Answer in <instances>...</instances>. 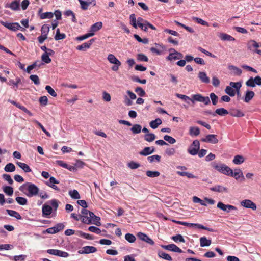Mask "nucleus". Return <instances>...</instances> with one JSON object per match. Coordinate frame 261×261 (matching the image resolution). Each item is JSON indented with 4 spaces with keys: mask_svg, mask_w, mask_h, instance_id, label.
<instances>
[{
    "mask_svg": "<svg viewBox=\"0 0 261 261\" xmlns=\"http://www.w3.org/2000/svg\"><path fill=\"white\" fill-rule=\"evenodd\" d=\"M210 95L213 105H216L218 100V96L214 93H211Z\"/></svg>",
    "mask_w": 261,
    "mask_h": 261,
    "instance_id": "nucleus-61",
    "label": "nucleus"
},
{
    "mask_svg": "<svg viewBox=\"0 0 261 261\" xmlns=\"http://www.w3.org/2000/svg\"><path fill=\"white\" fill-rule=\"evenodd\" d=\"M66 36L64 33H60V29H57L56 31V34L55 36V39L56 40H63L66 38Z\"/></svg>",
    "mask_w": 261,
    "mask_h": 261,
    "instance_id": "nucleus-33",
    "label": "nucleus"
},
{
    "mask_svg": "<svg viewBox=\"0 0 261 261\" xmlns=\"http://www.w3.org/2000/svg\"><path fill=\"white\" fill-rule=\"evenodd\" d=\"M125 239L129 243H130L135 242V241L136 240L135 236L134 234H133L132 233H126L125 235Z\"/></svg>",
    "mask_w": 261,
    "mask_h": 261,
    "instance_id": "nucleus-44",
    "label": "nucleus"
},
{
    "mask_svg": "<svg viewBox=\"0 0 261 261\" xmlns=\"http://www.w3.org/2000/svg\"><path fill=\"white\" fill-rule=\"evenodd\" d=\"M137 59L139 61L147 62L148 61V57L143 54H139L137 55Z\"/></svg>",
    "mask_w": 261,
    "mask_h": 261,
    "instance_id": "nucleus-58",
    "label": "nucleus"
},
{
    "mask_svg": "<svg viewBox=\"0 0 261 261\" xmlns=\"http://www.w3.org/2000/svg\"><path fill=\"white\" fill-rule=\"evenodd\" d=\"M81 213L82 215H80V218L82 222L87 224H91V217L94 216V214L86 208H83L81 211Z\"/></svg>",
    "mask_w": 261,
    "mask_h": 261,
    "instance_id": "nucleus-2",
    "label": "nucleus"
},
{
    "mask_svg": "<svg viewBox=\"0 0 261 261\" xmlns=\"http://www.w3.org/2000/svg\"><path fill=\"white\" fill-rule=\"evenodd\" d=\"M245 159L242 155H237L234 156L232 162L236 165H240L243 163Z\"/></svg>",
    "mask_w": 261,
    "mask_h": 261,
    "instance_id": "nucleus-29",
    "label": "nucleus"
},
{
    "mask_svg": "<svg viewBox=\"0 0 261 261\" xmlns=\"http://www.w3.org/2000/svg\"><path fill=\"white\" fill-rule=\"evenodd\" d=\"M94 35V33H87L84 35L76 37V39L77 41H82L83 40L87 39L88 38H89L90 37L93 36Z\"/></svg>",
    "mask_w": 261,
    "mask_h": 261,
    "instance_id": "nucleus-50",
    "label": "nucleus"
},
{
    "mask_svg": "<svg viewBox=\"0 0 261 261\" xmlns=\"http://www.w3.org/2000/svg\"><path fill=\"white\" fill-rule=\"evenodd\" d=\"M164 139L170 144H174L176 142V140L174 138L168 135L164 136Z\"/></svg>",
    "mask_w": 261,
    "mask_h": 261,
    "instance_id": "nucleus-63",
    "label": "nucleus"
},
{
    "mask_svg": "<svg viewBox=\"0 0 261 261\" xmlns=\"http://www.w3.org/2000/svg\"><path fill=\"white\" fill-rule=\"evenodd\" d=\"M254 95L255 93L252 91H246L244 99V101L247 103L249 102L254 96Z\"/></svg>",
    "mask_w": 261,
    "mask_h": 261,
    "instance_id": "nucleus-24",
    "label": "nucleus"
},
{
    "mask_svg": "<svg viewBox=\"0 0 261 261\" xmlns=\"http://www.w3.org/2000/svg\"><path fill=\"white\" fill-rule=\"evenodd\" d=\"M30 79L35 85H39L40 84V80L37 75H31Z\"/></svg>",
    "mask_w": 261,
    "mask_h": 261,
    "instance_id": "nucleus-60",
    "label": "nucleus"
},
{
    "mask_svg": "<svg viewBox=\"0 0 261 261\" xmlns=\"http://www.w3.org/2000/svg\"><path fill=\"white\" fill-rule=\"evenodd\" d=\"M49 29H50V27H49V25L46 24H43L42 26L41 29V34L43 35L44 36H47V34L49 32Z\"/></svg>",
    "mask_w": 261,
    "mask_h": 261,
    "instance_id": "nucleus-43",
    "label": "nucleus"
},
{
    "mask_svg": "<svg viewBox=\"0 0 261 261\" xmlns=\"http://www.w3.org/2000/svg\"><path fill=\"white\" fill-rule=\"evenodd\" d=\"M19 190L28 197L36 196L39 194V189L34 184L27 182L22 184Z\"/></svg>",
    "mask_w": 261,
    "mask_h": 261,
    "instance_id": "nucleus-1",
    "label": "nucleus"
},
{
    "mask_svg": "<svg viewBox=\"0 0 261 261\" xmlns=\"http://www.w3.org/2000/svg\"><path fill=\"white\" fill-rule=\"evenodd\" d=\"M172 239L175 242H180L184 243L185 242V239L181 234H176V236H173Z\"/></svg>",
    "mask_w": 261,
    "mask_h": 261,
    "instance_id": "nucleus-54",
    "label": "nucleus"
},
{
    "mask_svg": "<svg viewBox=\"0 0 261 261\" xmlns=\"http://www.w3.org/2000/svg\"><path fill=\"white\" fill-rule=\"evenodd\" d=\"M146 174L148 177H158L160 175V173L157 171H147L146 172Z\"/></svg>",
    "mask_w": 261,
    "mask_h": 261,
    "instance_id": "nucleus-46",
    "label": "nucleus"
},
{
    "mask_svg": "<svg viewBox=\"0 0 261 261\" xmlns=\"http://www.w3.org/2000/svg\"><path fill=\"white\" fill-rule=\"evenodd\" d=\"M200 149L199 141L197 140L193 141L192 144L189 147L188 149V152L192 155L197 154L198 150Z\"/></svg>",
    "mask_w": 261,
    "mask_h": 261,
    "instance_id": "nucleus-5",
    "label": "nucleus"
},
{
    "mask_svg": "<svg viewBox=\"0 0 261 261\" xmlns=\"http://www.w3.org/2000/svg\"><path fill=\"white\" fill-rule=\"evenodd\" d=\"M80 5L81 8L83 10H86L88 9V7L90 5H91L92 2H88L83 0H78Z\"/></svg>",
    "mask_w": 261,
    "mask_h": 261,
    "instance_id": "nucleus-32",
    "label": "nucleus"
},
{
    "mask_svg": "<svg viewBox=\"0 0 261 261\" xmlns=\"http://www.w3.org/2000/svg\"><path fill=\"white\" fill-rule=\"evenodd\" d=\"M45 89L47 91V92L52 96L55 97L57 96V94L50 86H46Z\"/></svg>",
    "mask_w": 261,
    "mask_h": 261,
    "instance_id": "nucleus-51",
    "label": "nucleus"
},
{
    "mask_svg": "<svg viewBox=\"0 0 261 261\" xmlns=\"http://www.w3.org/2000/svg\"><path fill=\"white\" fill-rule=\"evenodd\" d=\"M16 107L20 110H22L24 112L28 114L29 116H32V113L29 111L24 106L21 105L20 103L17 102Z\"/></svg>",
    "mask_w": 261,
    "mask_h": 261,
    "instance_id": "nucleus-49",
    "label": "nucleus"
},
{
    "mask_svg": "<svg viewBox=\"0 0 261 261\" xmlns=\"http://www.w3.org/2000/svg\"><path fill=\"white\" fill-rule=\"evenodd\" d=\"M162 248L164 249L171 251L174 252L182 253V250L179 248L178 246L174 244H169L168 245H162Z\"/></svg>",
    "mask_w": 261,
    "mask_h": 261,
    "instance_id": "nucleus-10",
    "label": "nucleus"
},
{
    "mask_svg": "<svg viewBox=\"0 0 261 261\" xmlns=\"http://www.w3.org/2000/svg\"><path fill=\"white\" fill-rule=\"evenodd\" d=\"M9 8L13 10H17L19 9V3L17 1H13L9 6Z\"/></svg>",
    "mask_w": 261,
    "mask_h": 261,
    "instance_id": "nucleus-52",
    "label": "nucleus"
},
{
    "mask_svg": "<svg viewBox=\"0 0 261 261\" xmlns=\"http://www.w3.org/2000/svg\"><path fill=\"white\" fill-rule=\"evenodd\" d=\"M47 54L44 53L41 56V60L44 63L48 64L51 62V59Z\"/></svg>",
    "mask_w": 261,
    "mask_h": 261,
    "instance_id": "nucleus-56",
    "label": "nucleus"
},
{
    "mask_svg": "<svg viewBox=\"0 0 261 261\" xmlns=\"http://www.w3.org/2000/svg\"><path fill=\"white\" fill-rule=\"evenodd\" d=\"M4 170L8 172H13L15 170V166L13 163H9L5 166Z\"/></svg>",
    "mask_w": 261,
    "mask_h": 261,
    "instance_id": "nucleus-35",
    "label": "nucleus"
},
{
    "mask_svg": "<svg viewBox=\"0 0 261 261\" xmlns=\"http://www.w3.org/2000/svg\"><path fill=\"white\" fill-rule=\"evenodd\" d=\"M198 77L200 81L204 83L208 84L210 82V78L207 76L206 73L203 71H200L198 74Z\"/></svg>",
    "mask_w": 261,
    "mask_h": 261,
    "instance_id": "nucleus-13",
    "label": "nucleus"
},
{
    "mask_svg": "<svg viewBox=\"0 0 261 261\" xmlns=\"http://www.w3.org/2000/svg\"><path fill=\"white\" fill-rule=\"evenodd\" d=\"M235 90H236L232 88L231 87L228 86H226V87L225 89V92L227 94H228L230 96L233 97V96H234L236 95Z\"/></svg>",
    "mask_w": 261,
    "mask_h": 261,
    "instance_id": "nucleus-36",
    "label": "nucleus"
},
{
    "mask_svg": "<svg viewBox=\"0 0 261 261\" xmlns=\"http://www.w3.org/2000/svg\"><path fill=\"white\" fill-rule=\"evenodd\" d=\"M17 165L21 168L25 172H30L32 171L30 167L25 163L22 162H17Z\"/></svg>",
    "mask_w": 261,
    "mask_h": 261,
    "instance_id": "nucleus-30",
    "label": "nucleus"
},
{
    "mask_svg": "<svg viewBox=\"0 0 261 261\" xmlns=\"http://www.w3.org/2000/svg\"><path fill=\"white\" fill-rule=\"evenodd\" d=\"M241 205L247 208H251L252 210H255L257 208L255 203L249 199H245L241 202Z\"/></svg>",
    "mask_w": 261,
    "mask_h": 261,
    "instance_id": "nucleus-9",
    "label": "nucleus"
},
{
    "mask_svg": "<svg viewBox=\"0 0 261 261\" xmlns=\"http://www.w3.org/2000/svg\"><path fill=\"white\" fill-rule=\"evenodd\" d=\"M137 237L141 240L146 242L149 245H153L154 244V241L150 239L149 237H148L146 234L142 232H139L137 234Z\"/></svg>",
    "mask_w": 261,
    "mask_h": 261,
    "instance_id": "nucleus-12",
    "label": "nucleus"
},
{
    "mask_svg": "<svg viewBox=\"0 0 261 261\" xmlns=\"http://www.w3.org/2000/svg\"><path fill=\"white\" fill-rule=\"evenodd\" d=\"M191 101L193 103H195V101H198L204 103L205 105H207L210 103V99L208 96H203L200 94H196L192 95L191 96Z\"/></svg>",
    "mask_w": 261,
    "mask_h": 261,
    "instance_id": "nucleus-4",
    "label": "nucleus"
},
{
    "mask_svg": "<svg viewBox=\"0 0 261 261\" xmlns=\"http://www.w3.org/2000/svg\"><path fill=\"white\" fill-rule=\"evenodd\" d=\"M147 160L150 163H152L155 161H156L157 162H159L161 160V156L159 155H153L152 156H148L147 158Z\"/></svg>",
    "mask_w": 261,
    "mask_h": 261,
    "instance_id": "nucleus-53",
    "label": "nucleus"
},
{
    "mask_svg": "<svg viewBox=\"0 0 261 261\" xmlns=\"http://www.w3.org/2000/svg\"><path fill=\"white\" fill-rule=\"evenodd\" d=\"M229 176L233 177L236 179H239L240 177H242L244 179V177L243 176L242 171L239 169H236L234 170V172L232 171V173H230Z\"/></svg>",
    "mask_w": 261,
    "mask_h": 261,
    "instance_id": "nucleus-18",
    "label": "nucleus"
},
{
    "mask_svg": "<svg viewBox=\"0 0 261 261\" xmlns=\"http://www.w3.org/2000/svg\"><path fill=\"white\" fill-rule=\"evenodd\" d=\"M212 191L218 192H227V188L221 185H217L215 187L210 188Z\"/></svg>",
    "mask_w": 261,
    "mask_h": 261,
    "instance_id": "nucleus-21",
    "label": "nucleus"
},
{
    "mask_svg": "<svg viewBox=\"0 0 261 261\" xmlns=\"http://www.w3.org/2000/svg\"><path fill=\"white\" fill-rule=\"evenodd\" d=\"M215 113L220 116H225L229 114V112L224 108H221L216 109Z\"/></svg>",
    "mask_w": 261,
    "mask_h": 261,
    "instance_id": "nucleus-34",
    "label": "nucleus"
},
{
    "mask_svg": "<svg viewBox=\"0 0 261 261\" xmlns=\"http://www.w3.org/2000/svg\"><path fill=\"white\" fill-rule=\"evenodd\" d=\"M161 119L160 118H156L155 120L151 121L149 124L152 128L155 129L158 127L159 125L161 124Z\"/></svg>",
    "mask_w": 261,
    "mask_h": 261,
    "instance_id": "nucleus-31",
    "label": "nucleus"
},
{
    "mask_svg": "<svg viewBox=\"0 0 261 261\" xmlns=\"http://www.w3.org/2000/svg\"><path fill=\"white\" fill-rule=\"evenodd\" d=\"M228 69L230 70H233L234 74L237 75H240L242 73L241 69L234 65H229Z\"/></svg>",
    "mask_w": 261,
    "mask_h": 261,
    "instance_id": "nucleus-37",
    "label": "nucleus"
},
{
    "mask_svg": "<svg viewBox=\"0 0 261 261\" xmlns=\"http://www.w3.org/2000/svg\"><path fill=\"white\" fill-rule=\"evenodd\" d=\"M91 218V222L92 223L95 224L97 226H99L101 225V223L100 222V218L98 216H96L94 215V216H92Z\"/></svg>",
    "mask_w": 261,
    "mask_h": 261,
    "instance_id": "nucleus-39",
    "label": "nucleus"
},
{
    "mask_svg": "<svg viewBox=\"0 0 261 261\" xmlns=\"http://www.w3.org/2000/svg\"><path fill=\"white\" fill-rule=\"evenodd\" d=\"M6 212L9 216L15 217L17 220L22 219V217L19 213L15 211L7 209L6 210Z\"/></svg>",
    "mask_w": 261,
    "mask_h": 261,
    "instance_id": "nucleus-22",
    "label": "nucleus"
},
{
    "mask_svg": "<svg viewBox=\"0 0 261 261\" xmlns=\"http://www.w3.org/2000/svg\"><path fill=\"white\" fill-rule=\"evenodd\" d=\"M259 46L258 43L254 40H250L248 43L249 49L252 50L253 53L261 55V50L257 49Z\"/></svg>",
    "mask_w": 261,
    "mask_h": 261,
    "instance_id": "nucleus-7",
    "label": "nucleus"
},
{
    "mask_svg": "<svg viewBox=\"0 0 261 261\" xmlns=\"http://www.w3.org/2000/svg\"><path fill=\"white\" fill-rule=\"evenodd\" d=\"M102 27V23L101 22H97L93 24L90 28L91 33H94L99 30Z\"/></svg>",
    "mask_w": 261,
    "mask_h": 261,
    "instance_id": "nucleus-26",
    "label": "nucleus"
},
{
    "mask_svg": "<svg viewBox=\"0 0 261 261\" xmlns=\"http://www.w3.org/2000/svg\"><path fill=\"white\" fill-rule=\"evenodd\" d=\"M188 227H192V226H195L196 227H197V228L198 229H204V230H206L208 231H210V232H216V230L212 229V228H208V227H205L200 224H198V223H188V225L187 226Z\"/></svg>",
    "mask_w": 261,
    "mask_h": 261,
    "instance_id": "nucleus-15",
    "label": "nucleus"
},
{
    "mask_svg": "<svg viewBox=\"0 0 261 261\" xmlns=\"http://www.w3.org/2000/svg\"><path fill=\"white\" fill-rule=\"evenodd\" d=\"M229 113L233 117H241L244 116V113L241 111L234 109L230 110Z\"/></svg>",
    "mask_w": 261,
    "mask_h": 261,
    "instance_id": "nucleus-20",
    "label": "nucleus"
},
{
    "mask_svg": "<svg viewBox=\"0 0 261 261\" xmlns=\"http://www.w3.org/2000/svg\"><path fill=\"white\" fill-rule=\"evenodd\" d=\"M128 166L132 169H135L139 168L140 166V165L134 161H131L128 164Z\"/></svg>",
    "mask_w": 261,
    "mask_h": 261,
    "instance_id": "nucleus-64",
    "label": "nucleus"
},
{
    "mask_svg": "<svg viewBox=\"0 0 261 261\" xmlns=\"http://www.w3.org/2000/svg\"><path fill=\"white\" fill-rule=\"evenodd\" d=\"M4 192L9 196H11L13 194V188L10 186H5L3 188Z\"/></svg>",
    "mask_w": 261,
    "mask_h": 261,
    "instance_id": "nucleus-48",
    "label": "nucleus"
},
{
    "mask_svg": "<svg viewBox=\"0 0 261 261\" xmlns=\"http://www.w3.org/2000/svg\"><path fill=\"white\" fill-rule=\"evenodd\" d=\"M88 230L97 234H100L101 232V230L99 228L93 226H90L88 228Z\"/></svg>",
    "mask_w": 261,
    "mask_h": 261,
    "instance_id": "nucleus-59",
    "label": "nucleus"
},
{
    "mask_svg": "<svg viewBox=\"0 0 261 261\" xmlns=\"http://www.w3.org/2000/svg\"><path fill=\"white\" fill-rule=\"evenodd\" d=\"M54 14L50 12H45L40 15V17L42 19H50L53 17Z\"/></svg>",
    "mask_w": 261,
    "mask_h": 261,
    "instance_id": "nucleus-42",
    "label": "nucleus"
},
{
    "mask_svg": "<svg viewBox=\"0 0 261 261\" xmlns=\"http://www.w3.org/2000/svg\"><path fill=\"white\" fill-rule=\"evenodd\" d=\"M158 256L164 259L168 260V261H172V258L170 256V255L162 251H159L158 253Z\"/></svg>",
    "mask_w": 261,
    "mask_h": 261,
    "instance_id": "nucleus-25",
    "label": "nucleus"
},
{
    "mask_svg": "<svg viewBox=\"0 0 261 261\" xmlns=\"http://www.w3.org/2000/svg\"><path fill=\"white\" fill-rule=\"evenodd\" d=\"M130 23L133 25V27L135 28H137V23L136 21V18L135 15L134 14H132L130 15Z\"/></svg>",
    "mask_w": 261,
    "mask_h": 261,
    "instance_id": "nucleus-55",
    "label": "nucleus"
},
{
    "mask_svg": "<svg viewBox=\"0 0 261 261\" xmlns=\"http://www.w3.org/2000/svg\"><path fill=\"white\" fill-rule=\"evenodd\" d=\"M189 133L191 136H197L200 134V129L198 127H190Z\"/></svg>",
    "mask_w": 261,
    "mask_h": 261,
    "instance_id": "nucleus-28",
    "label": "nucleus"
},
{
    "mask_svg": "<svg viewBox=\"0 0 261 261\" xmlns=\"http://www.w3.org/2000/svg\"><path fill=\"white\" fill-rule=\"evenodd\" d=\"M95 39L94 38L90 39L87 42L83 43L82 44L79 45L77 47V49L79 50H84L87 48H90L92 44L94 42Z\"/></svg>",
    "mask_w": 261,
    "mask_h": 261,
    "instance_id": "nucleus-14",
    "label": "nucleus"
},
{
    "mask_svg": "<svg viewBox=\"0 0 261 261\" xmlns=\"http://www.w3.org/2000/svg\"><path fill=\"white\" fill-rule=\"evenodd\" d=\"M108 60L112 64L121 65L120 61L113 54H110L108 55Z\"/></svg>",
    "mask_w": 261,
    "mask_h": 261,
    "instance_id": "nucleus-19",
    "label": "nucleus"
},
{
    "mask_svg": "<svg viewBox=\"0 0 261 261\" xmlns=\"http://www.w3.org/2000/svg\"><path fill=\"white\" fill-rule=\"evenodd\" d=\"M201 141L203 142H208L212 144H216L219 141L217 138V135L214 134L207 135L204 138H202Z\"/></svg>",
    "mask_w": 261,
    "mask_h": 261,
    "instance_id": "nucleus-8",
    "label": "nucleus"
},
{
    "mask_svg": "<svg viewBox=\"0 0 261 261\" xmlns=\"http://www.w3.org/2000/svg\"><path fill=\"white\" fill-rule=\"evenodd\" d=\"M230 86L232 87V88H234V90L240 89L242 84L241 82H231L229 83Z\"/></svg>",
    "mask_w": 261,
    "mask_h": 261,
    "instance_id": "nucleus-57",
    "label": "nucleus"
},
{
    "mask_svg": "<svg viewBox=\"0 0 261 261\" xmlns=\"http://www.w3.org/2000/svg\"><path fill=\"white\" fill-rule=\"evenodd\" d=\"M135 91L141 97H143L145 95V91L140 87H137Z\"/></svg>",
    "mask_w": 261,
    "mask_h": 261,
    "instance_id": "nucleus-62",
    "label": "nucleus"
},
{
    "mask_svg": "<svg viewBox=\"0 0 261 261\" xmlns=\"http://www.w3.org/2000/svg\"><path fill=\"white\" fill-rule=\"evenodd\" d=\"M16 202L21 205H25L27 204V199L23 197H17L15 199Z\"/></svg>",
    "mask_w": 261,
    "mask_h": 261,
    "instance_id": "nucleus-45",
    "label": "nucleus"
},
{
    "mask_svg": "<svg viewBox=\"0 0 261 261\" xmlns=\"http://www.w3.org/2000/svg\"><path fill=\"white\" fill-rule=\"evenodd\" d=\"M155 136L154 134H146L144 135V140L147 142H150L154 140Z\"/></svg>",
    "mask_w": 261,
    "mask_h": 261,
    "instance_id": "nucleus-40",
    "label": "nucleus"
},
{
    "mask_svg": "<svg viewBox=\"0 0 261 261\" xmlns=\"http://www.w3.org/2000/svg\"><path fill=\"white\" fill-rule=\"evenodd\" d=\"M154 150L153 147H146L139 152V154L141 155L147 156L154 152Z\"/></svg>",
    "mask_w": 261,
    "mask_h": 261,
    "instance_id": "nucleus-16",
    "label": "nucleus"
},
{
    "mask_svg": "<svg viewBox=\"0 0 261 261\" xmlns=\"http://www.w3.org/2000/svg\"><path fill=\"white\" fill-rule=\"evenodd\" d=\"M69 194L71 197L75 199H79L80 198V195L78 191L76 190H71L69 192Z\"/></svg>",
    "mask_w": 261,
    "mask_h": 261,
    "instance_id": "nucleus-41",
    "label": "nucleus"
},
{
    "mask_svg": "<svg viewBox=\"0 0 261 261\" xmlns=\"http://www.w3.org/2000/svg\"><path fill=\"white\" fill-rule=\"evenodd\" d=\"M53 211L52 207L46 204H44L42 206V212L43 216H47L51 214Z\"/></svg>",
    "mask_w": 261,
    "mask_h": 261,
    "instance_id": "nucleus-17",
    "label": "nucleus"
},
{
    "mask_svg": "<svg viewBox=\"0 0 261 261\" xmlns=\"http://www.w3.org/2000/svg\"><path fill=\"white\" fill-rule=\"evenodd\" d=\"M177 173L181 176H187L189 178H195L196 176L192 173L187 172L177 171Z\"/></svg>",
    "mask_w": 261,
    "mask_h": 261,
    "instance_id": "nucleus-47",
    "label": "nucleus"
},
{
    "mask_svg": "<svg viewBox=\"0 0 261 261\" xmlns=\"http://www.w3.org/2000/svg\"><path fill=\"white\" fill-rule=\"evenodd\" d=\"M97 251V249L93 246H86L82 248L81 250L78 251L79 254H88L94 253Z\"/></svg>",
    "mask_w": 261,
    "mask_h": 261,
    "instance_id": "nucleus-11",
    "label": "nucleus"
},
{
    "mask_svg": "<svg viewBox=\"0 0 261 261\" xmlns=\"http://www.w3.org/2000/svg\"><path fill=\"white\" fill-rule=\"evenodd\" d=\"M0 23L5 27L13 31H16L18 30H21L22 31H23V30H24L19 25V24L18 22L9 23L1 21Z\"/></svg>",
    "mask_w": 261,
    "mask_h": 261,
    "instance_id": "nucleus-6",
    "label": "nucleus"
},
{
    "mask_svg": "<svg viewBox=\"0 0 261 261\" xmlns=\"http://www.w3.org/2000/svg\"><path fill=\"white\" fill-rule=\"evenodd\" d=\"M213 167L218 171L224 174L229 175L230 173H232V170L225 164L218 165L215 163H213Z\"/></svg>",
    "mask_w": 261,
    "mask_h": 261,
    "instance_id": "nucleus-3",
    "label": "nucleus"
},
{
    "mask_svg": "<svg viewBox=\"0 0 261 261\" xmlns=\"http://www.w3.org/2000/svg\"><path fill=\"white\" fill-rule=\"evenodd\" d=\"M219 37L223 41H234L235 40L234 37L226 33H221Z\"/></svg>",
    "mask_w": 261,
    "mask_h": 261,
    "instance_id": "nucleus-27",
    "label": "nucleus"
},
{
    "mask_svg": "<svg viewBox=\"0 0 261 261\" xmlns=\"http://www.w3.org/2000/svg\"><path fill=\"white\" fill-rule=\"evenodd\" d=\"M142 127L139 124H134L133 127L130 128L131 131L134 134H139L141 131Z\"/></svg>",
    "mask_w": 261,
    "mask_h": 261,
    "instance_id": "nucleus-38",
    "label": "nucleus"
},
{
    "mask_svg": "<svg viewBox=\"0 0 261 261\" xmlns=\"http://www.w3.org/2000/svg\"><path fill=\"white\" fill-rule=\"evenodd\" d=\"M211 243V240L207 239L205 237H201L200 238V244L201 247L209 246Z\"/></svg>",
    "mask_w": 261,
    "mask_h": 261,
    "instance_id": "nucleus-23",
    "label": "nucleus"
}]
</instances>
